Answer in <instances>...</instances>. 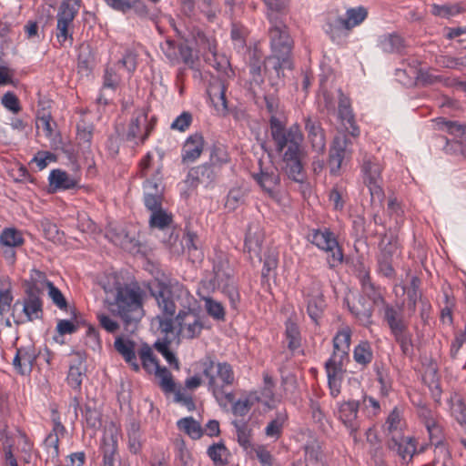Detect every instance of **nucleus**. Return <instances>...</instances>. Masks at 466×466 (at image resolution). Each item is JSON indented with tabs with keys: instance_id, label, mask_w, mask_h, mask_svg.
Here are the masks:
<instances>
[{
	"instance_id": "052dcab7",
	"label": "nucleus",
	"mask_w": 466,
	"mask_h": 466,
	"mask_svg": "<svg viewBox=\"0 0 466 466\" xmlns=\"http://www.w3.org/2000/svg\"><path fill=\"white\" fill-rule=\"evenodd\" d=\"M128 447L131 452L137 453L142 447V437L139 424L133 421L127 428Z\"/></svg>"
},
{
	"instance_id": "f3484780",
	"label": "nucleus",
	"mask_w": 466,
	"mask_h": 466,
	"mask_svg": "<svg viewBox=\"0 0 466 466\" xmlns=\"http://www.w3.org/2000/svg\"><path fill=\"white\" fill-rule=\"evenodd\" d=\"M227 89L228 84L225 79L212 76L208 87V94L215 109L221 115H225L228 112Z\"/></svg>"
},
{
	"instance_id": "ea45409f",
	"label": "nucleus",
	"mask_w": 466,
	"mask_h": 466,
	"mask_svg": "<svg viewBox=\"0 0 466 466\" xmlns=\"http://www.w3.org/2000/svg\"><path fill=\"white\" fill-rule=\"evenodd\" d=\"M431 14L435 16L449 19L455 15H458L465 11L464 6L461 4H449V5H431Z\"/></svg>"
},
{
	"instance_id": "c756f323",
	"label": "nucleus",
	"mask_w": 466,
	"mask_h": 466,
	"mask_svg": "<svg viewBox=\"0 0 466 466\" xmlns=\"http://www.w3.org/2000/svg\"><path fill=\"white\" fill-rule=\"evenodd\" d=\"M339 116L344 125H349L347 129L351 128V130H350L351 136H359L360 130L359 127L355 125L354 115L350 107V99L342 93H340L339 101Z\"/></svg>"
},
{
	"instance_id": "5fc2aeb1",
	"label": "nucleus",
	"mask_w": 466,
	"mask_h": 466,
	"mask_svg": "<svg viewBox=\"0 0 466 466\" xmlns=\"http://www.w3.org/2000/svg\"><path fill=\"white\" fill-rule=\"evenodd\" d=\"M274 382L272 378L268 374L264 375V384L260 391L259 401L268 406L273 408L276 402L275 392H274Z\"/></svg>"
},
{
	"instance_id": "49530a36",
	"label": "nucleus",
	"mask_w": 466,
	"mask_h": 466,
	"mask_svg": "<svg viewBox=\"0 0 466 466\" xmlns=\"http://www.w3.org/2000/svg\"><path fill=\"white\" fill-rule=\"evenodd\" d=\"M158 380V384L165 393H176L177 391L173 376L166 367H159L153 372Z\"/></svg>"
},
{
	"instance_id": "a18cd8bd",
	"label": "nucleus",
	"mask_w": 466,
	"mask_h": 466,
	"mask_svg": "<svg viewBox=\"0 0 466 466\" xmlns=\"http://www.w3.org/2000/svg\"><path fill=\"white\" fill-rule=\"evenodd\" d=\"M263 236L257 228L253 230L250 227L248 229L245 238V250L249 253L250 257L259 256Z\"/></svg>"
},
{
	"instance_id": "a211bd4d",
	"label": "nucleus",
	"mask_w": 466,
	"mask_h": 466,
	"mask_svg": "<svg viewBox=\"0 0 466 466\" xmlns=\"http://www.w3.org/2000/svg\"><path fill=\"white\" fill-rule=\"evenodd\" d=\"M307 138L313 151L318 154L323 153L326 148V138L324 129L320 122L310 116L304 118Z\"/></svg>"
},
{
	"instance_id": "603ef678",
	"label": "nucleus",
	"mask_w": 466,
	"mask_h": 466,
	"mask_svg": "<svg viewBox=\"0 0 466 466\" xmlns=\"http://www.w3.org/2000/svg\"><path fill=\"white\" fill-rule=\"evenodd\" d=\"M149 210L151 211V216L149 218V225L151 228L164 229L165 228L168 227L172 222L171 214L164 210L162 208V206L157 208L156 209Z\"/></svg>"
},
{
	"instance_id": "4c0bfd02",
	"label": "nucleus",
	"mask_w": 466,
	"mask_h": 466,
	"mask_svg": "<svg viewBox=\"0 0 466 466\" xmlns=\"http://www.w3.org/2000/svg\"><path fill=\"white\" fill-rule=\"evenodd\" d=\"M12 284L7 277H0V320L5 312L9 311L11 303L13 301V295L11 292Z\"/></svg>"
},
{
	"instance_id": "20e7f679",
	"label": "nucleus",
	"mask_w": 466,
	"mask_h": 466,
	"mask_svg": "<svg viewBox=\"0 0 466 466\" xmlns=\"http://www.w3.org/2000/svg\"><path fill=\"white\" fill-rule=\"evenodd\" d=\"M351 329L346 326L340 329L333 338V353L325 363L330 395L336 398L340 393L344 373V364L349 360Z\"/></svg>"
},
{
	"instance_id": "cd10ccee",
	"label": "nucleus",
	"mask_w": 466,
	"mask_h": 466,
	"mask_svg": "<svg viewBox=\"0 0 466 466\" xmlns=\"http://www.w3.org/2000/svg\"><path fill=\"white\" fill-rule=\"evenodd\" d=\"M48 179L50 186L55 189H72L79 183V179L76 176L69 175L61 169L52 170Z\"/></svg>"
},
{
	"instance_id": "ddd939ff",
	"label": "nucleus",
	"mask_w": 466,
	"mask_h": 466,
	"mask_svg": "<svg viewBox=\"0 0 466 466\" xmlns=\"http://www.w3.org/2000/svg\"><path fill=\"white\" fill-rule=\"evenodd\" d=\"M302 294L307 304V312L309 318L317 322L326 307L320 282L312 279L303 288Z\"/></svg>"
},
{
	"instance_id": "f257e3e1",
	"label": "nucleus",
	"mask_w": 466,
	"mask_h": 466,
	"mask_svg": "<svg viewBox=\"0 0 466 466\" xmlns=\"http://www.w3.org/2000/svg\"><path fill=\"white\" fill-rule=\"evenodd\" d=\"M269 131L275 150L281 156L284 173L294 182L302 183L305 179L302 160L306 152L302 146L304 135L300 127L293 124L286 127L279 117L272 116L269 119Z\"/></svg>"
},
{
	"instance_id": "6e6552de",
	"label": "nucleus",
	"mask_w": 466,
	"mask_h": 466,
	"mask_svg": "<svg viewBox=\"0 0 466 466\" xmlns=\"http://www.w3.org/2000/svg\"><path fill=\"white\" fill-rule=\"evenodd\" d=\"M152 156L148 153L140 161L139 171L142 177H147L143 184L144 204L147 209H156L162 206L164 186L160 167H157L153 174H149Z\"/></svg>"
},
{
	"instance_id": "774afa93",
	"label": "nucleus",
	"mask_w": 466,
	"mask_h": 466,
	"mask_svg": "<svg viewBox=\"0 0 466 466\" xmlns=\"http://www.w3.org/2000/svg\"><path fill=\"white\" fill-rule=\"evenodd\" d=\"M368 15L367 9L363 6L350 8L346 12V18L350 30L361 24Z\"/></svg>"
},
{
	"instance_id": "de8ad7c7",
	"label": "nucleus",
	"mask_w": 466,
	"mask_h": 466,
	"mask_svg": "<svg viewBox=\"0 0 466 466\" xmlns=\"http://www.w3.org/2000/svg\"><path fill=\"white\" fill-rule=\"evenodd\" d=\"M306 466H317L323 462V453L321 446L317 441H311L305 446Z\"/></svg>"
},
{
	"instance_id": "c9c22d12",
	"label": "nucleus",
	"mask_w": 466,
	"mask_h": 466,
	"mask_svg": "<svg viewBox=\"0 0 466 466\" xmlns=\"http://www.w3.org/2000/svg\"><path fill=\"white\" fill-rule=\"evenodd\" d=\"M230 161L227 148L221 145H214L209 151V160L207 162L218 173L221 167Z\"/></svg>"
},
{
	"instance_id": "680f3d73",
	"label": "nucleus",
	"mask_w": 466,
	"mask_h": 466,
	"mask_svg": "<svg viewBox=\"0 0 466 466\" xmlns=\"http://www.w3.org/2000/svg\"><path fill=\"white\" fill-rule=\"evenodd\" d=\"M420 280L417 277H412L409 288L404 291L407 294L408 308L414 312L416 309L417 301L421 298L420 291Z\"/></svg>"
},
{
	"instance_id": "a19ab883",
	"label": "nucleus",
	"mask_w": 466,
	"mask_h": 466,
	"mask_svg": "<svg viewBox=\"0 0 466 466\" xmlns=\"http://www.w3.org/2000/svg\"><path fill=\"white\" fill-rule=\"evenodd\" d=\"M56 125L52 121L50 112L45 108L38 110L36 114V127L42 130L44 135L48 138H53L55 136V128Z\"/></svg>"
},
{
	"instance_id": "bf43d9fd",
	"label": "nucleus",
	"mask_w": 466,
	"mask_h": 466,
	"mask_svg": "<svg viewBox=\"0 0 466 466\" xmlns=\"http://www.w3.org/2000/svg\"><path fill=\"white\" fill-rule=\"evenodd\" d=\"M138 354L141 359L143 368L148 373H153L155 370H157V369L160 367L153 354L152 349L148 345H143L139 350Z\"/></svg>"
},
{
	"instance_id": "7c9ffc66",
	"label": "nucleus",
	"mask_w": 466,
	"mask_h": 466,
	"mask_svg": "<svg viewBox=\"0 0 466 466\" xmlns=\"http://www.w3.org/2000/svg\"><path fill=\"white\" fill-rule=\"evenodd\" d=\"M116 350L122 355L125 360L132 366L134 370H139V365L137 362L135 352V343L129 339H125L122 337L116 339L114 342Z\"/></svg>"
},
{
	"instance_id": "9b49d317",
	"label": "nucleus",
	"mask_w": 466,
	"mask_h": 466,
	"mask_svg": "<svg viewBox=\"0 0 466 466\" xmlns=\"http://www.w3.org/2000/svg\"><path fill=\"white\" fill-rule=\"evenodd\" d=\"M187 309L179 310L175 318V322L177 327V335L181 339H193L202 332L204 323L199 314L187 307Z\"/></svg>"
},
{
	"instance_id": "1a4fd4ad",
	"label": "nucleus",
	"mask_w": 466,
	"mask_h": 466,
	"mask_svg": "<svg viewBox=\"0 0 466 466\" xmlns=\"http://www.w3.org/2000/svg\"><path fill=\"white\" fill-rule=\"evenodd\" d=\"M308 239L318 248L327 253V261L330 268L342 263L343 252L336 236L328 228L312 229L308 234Z\"/></svg>"
},
{
	"instance_id": "0e129e2a",
	"label": "nucleus",
	"mask_w": 466,
	"mask_h": 466,
	"mask_svg": "<svg viewBox=\"0 0 466 466\" xmlns=\"http://www.w3.org/2000/svg\"><path fill=\"white\" fill-rule=\"evenodd\" d=\"M176 458L179 461L182 466H194V461L187 448L186 447L185 441L182 438H176L174 441Z\"/></svg>"
},
{
	"instance_id": "4468645a",
	"label": "nucleus",
	"mask_w": 466,
	"mask_h": 466,
	"mask_svg": "<svg viewBox=\"0 0 466 466\" xmlns=\"http://www.w3.org/2000/svg\"><path fill=\"white\" fill-rule=\"evenodd\" d=\"M40 295L39 288L35 279H33L25 289L22 309L25 319L22 322L41 319L43 315V302Z\"/></svg>"
},
{
	"instance_id": "79ce46f5",
	"label": "nucleus",
	"mask_w": 466,
	"mask_h": 466,
	"mask_svg": "<svg viewBox=\"0 0 466 466\" xmlns=\"http://www.w3.org/2000/svg\"><path fill=\"white\" fill-rule=\"evenodd\" d=\"M177 425L180 431H185L193 440H198L204 434L200 423L193 417L182 418L177 422Z\"/></svg>"
},
{
	"instance_id": "0eeeda50",
	"label": "nucleus",
	"mask_w": 466,
	"mask_h": 466,
	"mask_svg": "<svg viewBox=\"0 0 466 466\" xmlns=\"http://www.w3.org/2000/svg\"><path fill=\"white\" fill-rule=\"evenodd\" d=\"M161 312L173 317L177 309V302L183 308L190 307L193 298L187 289L180 284L168 285L165 282H157L150 289Z\"/></svg>"
},
{
	"instance_id": "39448f33",
	"label": "nucleus",
	"mask_w": 466,
	"mask_h": 466,
	"mask_svg": "<svg viewBox=\"0 0 466 466\" xmlns=\"http://www.w3.org/2000/svg\"><path fill=\"white\" fill-rule=\"evenodd\" d=\"M105 302L109 311L124 321L127 329L136 325L143 317L142 296L139 289L119 287L112 293V298L107 297Z\"/></svg>"
},
{
	"instance_id": "aec40b11",
	"label": "nucleus",
	"mask_w": 466,
	"mask_h": 466,
	"mask_svg": "<svg viewBox=\"0 0 466 466\" xmlns=\"http://www.w3.org/2000/svg\"><path fill=\"white\" fill-rule=\"evenodd\" d=\"M106 236L112 243L127 252L137 253L139 251V241L135 231L129 232L122 227H116L111 228Z\"/></svg>"
},
{
	"instance_id": "e2e57ef3",
	"label": "nucleus",
	"mask_w": 466,
	"mask_h": 466,
	"mask_svg": "<svg viewBox=\"0 0 466 466\" xmlns=\"http://www.w3.org/2000/svg\"><path fill=\"white\" fill-rule=\"evenodd\" d=\"M387 215L393 220L396 227H400L403 223L404 210L395 197H390L387 205Z\"/></svg>"
},
{
	"instance_id": "f03ea898",
	"label": "nucleus",
	"mask_w": 466,
	"mask_h": 466,
	"mask_svg": "<svg viewBox=\"0 0 466 466\" xmlns=\"http://www.w3.org/2000/svg\"><path fill=\"white\" fill-rule=\"evenodd\" d=\"M268 10V19L271 23L269 29L270 46L272 56L264 61V68L267 72L276 74L278 77L283 76L285 69L292 68L290 59L292 40L289 35L286 25L279 20L274 13L285 11L289 0H263Z\"/></svg>"
},
{
	"instance_id": "393cba45",
	"label": "nucleus",
	"mask_w": 466,
	"mask_h": 466,
	"mask_svg": "<svg viewBox=\"0 0 466 466\" xmlns=\"http://www.w3.org/2000/svg\"><path fill=\"white\" fill-rule=\"evenodd\" d=\"M434 122L439 129L447 131L453 136L454 144L460 147L461 153H464L466 149V126L447 121L444 118H437Z\"/></svg>"
},
{
	"instance_id": "f8f14e48",
	"label": "nucleus",
	"mask_w": 466,
	"mask_h": 466,
	"mask_svg": "<svg viewBox=\"0 0 466 466\" xmlns=\"http://www.w3.org/2000/svg\"><path fill=\"white\" fill-rule=\"evenodd\" d=\"M152 129L153 126L147 119V110L142 107L135 110L123 137L126 140L139 145L146 141Z\"/></svg>"
},
{
	"instance_id": "412c9836",
	"label": "nucleus",
	"mask_w": 466,
	"mask_h": 466,
	"mask_svg": "<svg viewBox=\"0 0 466 466\" xmlns=\"http://www.w3.org/2000/svg\"><path fill=\"white\" fill-rule=\"evenodd\" d=\"M218 174L219 173L209 164L204 163L191 168L188 171L185 182L193 188L197 187L198 185L208 187L216 180Z\"/></svg>"
},
{
	"instance_id": "6ab92c4d",
	"label": "nucleus",
	"mask_w": 466,
	"mask_h": 466,
	"mask_svg": "<svg viewBox=\"0 0 466 466\" xmlns=\"http://www.w3.org/2000/svg\"><path fill=\"white\" fill-rule=\"evenodd\" d=\"M350 140L345 136L335 137L329 149V167L332 174H338L344 160L350 155Z\"/></svg>"
},
{
	"instance_id": "6e6d98bb",
	"label": "nucleus",
	"mask_w": 466,
	"mask_h": 466,
	"mask_svg": "<svg viewBox=\"0 0 466 466\" xmlns=\"http://www.w3.org/2000/svg\"><path fill=\"white\" fill-rule=\"evenodd\" d=\"M233 425L236 429L238 444L244 449L249 448L251 446L252 430L248 424L243 420H235Z\"/></svg>"
},
{
	"instance_id": "423d86ee",
	"label": "nucleus",
	"mask_w": 466,
	"mask_h": 466,
	"mask_svg": "<svg viewBox=\"0 0 466 466\" xmlns=\"http://www.w3.org/2000/svg\"><path fill=\"white\" fill-rule=\"evenodd\" d=\"M216 289H221L228 297L231 306L233 308L237 307L239 294L235 286L232 269L228 262L222 257H219L214 263L213 277L201 281L198 294H208Z\"/></svg>"
},
{
	"instance_id": "c85d7f7f",
	"label": "nucleus",
	"mask_w": 466,
	"mask_h": 466,
	"mask_svg": "<svg viewBox=\"0 0 466 466\" xmlns=\"http://www.w3.org/2000/svg\"><path fill=\"white\" fill-rule=\"evenodd\" d=\"M86 370L82 356L76 354V359L73 360L69 366L66 378L67 383L72 389L80 390Z\"/></svg>"
},
{
	"instance_id": "4be33fe9",
	"label": "nucleus",
	"mask_w": 466,
	"mask_h": 466,
	"mask_svg": "<svg viewBox=\"0 0 466 466\" xmlns=\"http://www.w3.org/2000/svg\"><path fill=\"white\" fill-rule=\"evenodd\" d=\"M205 139L200 133L190 135L184 142L181 159L184 164L193 163L198 160L204 149Z\"/></svg>"
},
{
	"instance_id": "13d9d810",
	"label": "nucleus",
	"mask_w": 466,
	"mask_h": 466,
	"mask_svg": "<svg viewBox=\"0 0 466 466\" xmlns=\"http://www.w3.org/2000/svg\"><path fill=\"white\" fill-rule=\"evenodd\" d=\"M0 242L5 247H20L24 243V238L21 231L10 228H5L0 235Z\"/></svg>"
},
{
	"instance_id": "9d476101",
	"label": "nucleus",
	"mask_w": 466,
	"mask_h": 466,
	"mask_svg": "<svg viewBox=\"0 0 466 466\" xmlns=\"http://www.w3.org/2000/svg\"><path fill=\"white\" fill-rule=\"evenodd\" d=\"M382 167L377 158L365 155L362 159L361 172L363 174V181L369 187L370 194L371 205L381 206L384 199V191L381 187Z\"/></svg>"
},
{
	"instance_id": "338daca9",
	"label": "nucleus",
	"mask_w": 466,
	"mask_h": 466,
	"mask_svg": "<svg viewBox=\"0 0 466 466\" xmlns=\"http://www.w3.org/2000/svg\"><path fill=\"white\" fill-rule=\"evenodd\" d=\"M328 25L329 27L326 31L333 41L337 36H339L340 34L350 31L346 17L336 16L330 20Z\"/></svg>"
},
{
	"instance_id": "4d7b16f0",
	"label": "nucleus",
	"mask_w": 466,
	"mask_h": 466,
	"mask_svg": "<svg viewBox=\"0 0 466 466\" xmlns=\"http://www.w3.org/2000/svg\"><path fill=\"white\" fill-rule=\"evenodd\" d=\"M450 408L452 416L462 427H466V407L462 399L454 394L450 400Z\"/></svg>"
},
{
	"instance_id": "8fccbe9b",
	"label": "nucleus",
	"mask_w": 466,
	"mask_h": 466,
	"mask_svg": "<svg viewBox=\"0 0 466 466\" xmlns=\"http://www.w3.org/2000/svg\"><path fill=\"white\" fill-rule=\"evenodd\" d=\"M259 401V397L257 392H251L243 399L238 400L233 403L232 410L237 416H245L248 414L251 407Z\"/></svg>"
},
{
	"instance_id": "2eb2a0df",
	"label": "nucleus",
	"mask_w": 466,
	"mask_h": 466,
	"mask_svg": "<svg viewBox=\"0 0 466 466\" xmlns=\"http://www.w3.org/2000/svg\"><path fill=\"white\" fill-rule=\"evenodd\" d=\"M252 177L268 197L273 199L279 198L280 175L276 167H260L259 172L253 173Z\"/></svg>"
},
{
	"instance_id": "37998d69",
	"label": "nucleus",
	"mask_w": 466,
	"mask_h": 466,
	"mask_svg": "<svg viewBox=\"0 0 466 466\" xmlns=\"http://www.w3.org/2000/svg\"><path fill=\"white\" fill-rule=\"evenodd\" d=\"M380 46L386 53H400L405 47V41L397 34H390L381 36Z\"/></svg>"
},
{
	"instance_id": "09e8293b",
	"label": "nucleus",
	"mask_w": 466,
	"mask_h": 466,
	"mask_svg": "<svg viewBox=\"0 0 466 466\" xmlns=\"http://www.w3.org/2000/svg\"><path fill=\"white\" fill-rule=\"evenodd\" d=\"M207 453L216 466H224L228 463L229 452L223 442L210 445Z\"/></svg>"
},
{
	"instance_id": "b1692460",
	"label": "nucleus",
	"mask_w": 466,
	"mask_h": 466,
	"mask_svg": "<svg viewBox=\"0 0 466 466\" xmlns=\"http://www.w3.org/2000/svg\"><path fill=\"white\" fill-rule=\"evenodd\" d=\"M381 256L379 258L380 271L385 277H391L394 269L390 257L397 250V240L392 237L384 236L380 241Z\"/></svg>"
},
{
	"instance_id": "2f4dec72",
	"label": "nucleus",
	"mask_w": 466,
	"mask_h": 466,
	"mask_svg": "<svg viewBox=\"0 0 466 466\" xmlns=\"http://www.w3.org/2000/svg\"><path fill=\"white\" fill-rule=\"evenodd\" d=\"M384 319L390 327L392 335L408 329L407 323L404 321L400 310L393 308L392 306H385Z\"/></svg>"
},
{
	"instance_id": "864d4df0",
	"label": "nucleus",
	"mask_w": 466,
	"mask_h": 466,
	"mask_svg": "<svg viewBox=\"0 0 466 466\" xmlns=\"http://www.w3.org/2000/svg\"><path fill=\"white\" fill-rule=\"evenodd\" d=\"M206 293L198 294L201 299L205 302V309L208 314L217 320H224L225 309L222 304L212 298L205 295Z\"/></svg>"
},
{
	"instance_id": "e433bc0d",
	"label": "nucleus",
	"mask_w": 466,
	"mask_h": 466,
	"mask_svg": "<svg viewBox=\"0 0 466 466\" xmlns=\"http://www.w3.org/2000/svg\"><path fill=\"white\" fill-rule=\"evenodd\" d=\"M288 419L286 410H280L276 413L265 428V434L268 438L278 440L283 431L284 423Z\"/></svg>"
},
{
	"instance_id": "dca6fc26",
	"label": "nucleus",
	"mask_w": 466,
	"mask_h": 466,
	"mask_svg": "<svg viewBox=\"0 0 466 466\" xmlns=\"http://www.w3.org/2000/svg\"><path fill=\"white\" fill-rule=\"evenodd\" d=\"M359 406V401L348 400L341 402L338 409L339 420L348 429L355 442L359 441L357 432L360 427V420L358 416Z\"/></svg>"
},
{
	"instance_id": "f704fd0d",
	"label": "nucleus",
	"mask_w": 466,
	"mask_h": 466,
	"mask_svg": "<svg viewBox=\"0 0 466 466\" xmlns=\"http://www.w3.org/2000/svg\"><path fill=\"white\" fill-rule=\"evenodd\" d=\"M349 309L362 325L368 326L371 323L372 305L370 302L366 301L365 299L360 298L357 304L349 305Z\"/></svg>"
},
{
	"instance_id": "72a5a7b5",
	"label": "nucleus",
	"mask_w": 466,
	"mask_h": 466,
	"mask_svg": "<svg viewBox=\"0 0 466 466\" xmlns=\"http://www.w3.org/2000/svg\"><path fill=\"white\" fill-rule=\"evenodd\" d=\"M101 451L103 453L102 466H115L117 451V441L113 435H105L102 443Z\"/></svg>"
},
{
	"instance_id": "bb28decb",
	"label": "nucleus",
	"mask_w": 466,
	"mask_h": 466,
	"mask_svg": "<svg viewBox=\"0 0 466 466\" xmlns=\"http://www.w3.org/2000/svg\"><path fill=\"white\" fill-rule=\"evenodd\" d=\"M81 7V0H63L58 7L56 19L58 25H73V21Z\"/></svg>"
},
{
	"instance_id": "c03bdc74",
	"label": "nucleus",
	"mask_w": 466,
	"mask_h": 466,
	"mask_svg": "<svg viewBox=\"0 0 466 466\" xmlns=\"http://www.w3.org/2000/svg\"><path fill=\"white\" fill-rule=\"evenodd\" d=\"M403 425L404 423L402 421L400 411L398 408H394L389 414L385 423V430L388 432L389 438L390 439L397 435L403 436L401 432Z\"/></svg>"
},
{
	"instance_id": "3c124183",
	"label": "nucleus",
	"mask_w": 466,
	"mask_h": 466,
	"mask_svg": "<svg viewBox=\"0 0 466 466\" xmlns=\"http://www.w3.org/2000/svg\"><path fill=\"white\" fill-rule=\"evenodd\" d=\"M354 360L362 366L370 364L373 359V352L368 341H360L353 350Z\"/></svg>"
},
{
	"instance_id": "69168bd1",
	"label": "nucleus",
	"mask_w": 466,
	"mask_h": 466,
	"mask_svg": "<svg viewBox=\"0 0 466 466\" xmlns=\"http://www.w3.org/2000/svg\"><path fill=\"white\" fill-rule=\"evenodd\" d=\"M94 127L92 124L81 121L76 126V138L78 143L85 148H89L93 137Z\"/></svg>"
},
{
	"instance_id": "58836bf2",
	"label": "nucleus",
	"mask_w": 466,
	"mask_h": 466,
	"mask_svg": "<svg viewBox=\"0 0 466 466\" xmlns=\"http://www.w3.org/2000/svg\"><path fill=\"white\" fill-rule=\"evenodd\" d=\"M0 440L3 445L4 451V466H18L16 458L13 453L14 440L9 435V432L5 427L0 431Z\"/></svg>"
},
{
	"instance_id": "a878e982",
	"label": "nucleus",
	"mask_w": 466,
	"mask_h": 466,
	"mask_svg": "<svg viewBox=\"0 0 466 466\" xmlns=\"http://www.w3.org/2000/svg\"><path fill=\"white\" fill-rule=\"evenodd\" d=\"M36 276L37 279H35V281L39 288L40 292L42 293L46 289L53 303L60 309H66L67 307V302L63 293L51 281L47 280L45 275L41 272L37 271Z\"/></svg>"
},
{
	"instance_id": "5701e85b",
	"label": "nucleus",
	"mask_w": 466,
	"mask_h": 466,
	"mask_svg": "<svg viewBox=\"0 0 466 466\" xmlns=\"http://www.w3.org/2000/svg\"><path fill=\"white\" fill-rule=\"evenodd\" d=\"M388 447L400 456L403 463L410 461L416 452L415 441L410 437L399 435L391 437L389 439Z\"/></svg>"
},
{
	"instance_id": "473e14b6",
	"label": "nucleus",
	"mask_w": 466,
	"mask_h": 466,
	"mask_svg": "<svg viewBox=\"0 0 466 466\" xmlns=\"http://www.w3.org/2000/svg\"><path fill=\"white\" fill-rule=\"evenodd\" d=\"M419 414L424 420V425L429 432L431 441L440 443L441 441V428L433 417L431 410L426 407H421Z\"/></svg>"
},
{
	"instance_id": "7ed1b4c3",
	"label": "nucleus",
	"mask_w": 466,
	"mask_h": 466,
	"mask_svg": "<svg viewBox=\"0 0 466 466\" xmlns=\"http://www.w3.org/2000/svg\"><path fill=\"white\" fill-rule=\"evenodd\" d=\"M203 375L208 381V390L220 405L232 402L234 395L229 388L235 380L231 365L228 362L216 361L208 357L201 362Z\"/></svg>"
}]
</instances>
